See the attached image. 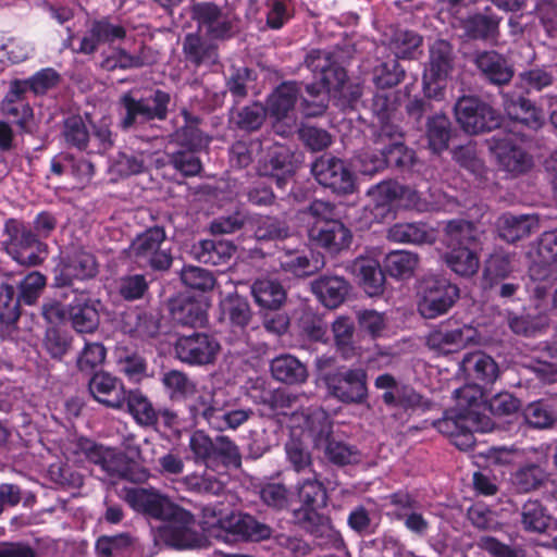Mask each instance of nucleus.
I'll return each mask as SVG.
<instances>
[{
    "label": "nucleus",
    "instance_id": "1",
    "mask_svg": "<svg viewBox=\"0 0 557 557\" xmlns=\"http://www.w3.org/2000/svg\"><path fill=\"white\" fill-rule=\"evenodd\" d=\"M116 495L138 512L165 520L161 534L164 541L180 549H195L206 546V540L193 530L194 516L180 507H174L169 498L158 490L133 487L122 483L115 485Z\"/></svg>",
    "mask_w": 557,
    "mask_h": 557
},
{
    "label": "nucleus",
    "instance_id": "2",
    "mask_svg": "<svg viewBox=\"0 0 557 557\" xmlns=\"http://www.w3.org/2000/svg\"><path fill=\"white\" fill-rule=\"evenodd\" d=\"M199 524L211 539L226 544L239 541H262L271 536L269 525L247 513L224 515L222 504L207 505L201 509Z\"/></svg>",
    "mask_w": 557,
    "mask_h": 557
},
{
    "label": "nucleus",
    "instance_id": "3",
    "mask_svg": "<svg viewBox=\"0 0 557 557\" xmlns=\"http://www.w3.org/2000/svg\"><path fill=\"white\" fill-rule=\"evenodd\" d=\"M305 426L310 433L314 446L323 449L325 457L338 466L350 465L360 460L356 447L344 442L331 438L332 420L322 408L311 409L305 414Z\"/></svg>",
    "mask_w": 557,
    "mask_h": 557
},
{
    "label": "nucleus",
    "instance_id": "4",
    "mask_svg": "<svg viewBox=\"0 0 557 557\" xmlns=\"http://www.w3.org/2000/svg\"><path fill=\"white\" fill-rule=\"evenodd\" d=\"M188 411L195 423L205 421L215 431L236 430L252 416L251 408L226 410L222 408L211 392H201L188 405Z\"/></svg>",
    "mask_w": 557,
    "mask_h": 557
},
{
    "label": "nucleus",
    "instance_id": "5",
    "mask_svg": "<svg viewBox=\"0 0 557 557\" xmlns=\"http://www.w3.org/2000/svg\"><path fill=\"white\" fill-rule=\"evenodd\" d=\"M327 393L345 404H361L368 397V373L362 367H338L322 377Z\"/></svg>",
    "mask_w": 557,
    "mask_h": 557
},
{
    "label": "nucleus",
    "instance_id": "6",
    "mask_svg": "<svg viewBox=\"0 0 557 557\" xmlns=\"http://www.w3.org/2000/svg\"><path fill=\"white\" fill-rule=\"evenodd\" d=\"M459 299V288L447 278L430 276L422 281L418 293V312L424 319L447 313Z\"/></svg>",
    "mask_w": 557,
    "mask_h": 557
},
{
    "label": "nucleus",
    "instance_id": "7",
    "mask_svg": "<svg viewBox=\"0 0 557 557\" xmlns=\"http://www.w3.org/2000/svg\"><path fill=\"white\" fill-rule=\"evenodd\" d=\"M454 110L457 122L469 134L491 132L500 125L499 114L490 104L473 96L460 97Z\"/></svg>",
    "mask_w": 557,
    "mask_h": 557
},
{
    "label": "nucleus",
    "instance_id": "8",
    "mask_svg": "<svg viewBox=\"0 0 557 557\" xmlns=\"http://www.w3.org/2000/svg\"><path fill=\"white\" fill-rule=\"evenodd\" d=\"M8 239L4 242L5 251L22 265H38L42 259L39 256L47 246L30 228L11 220L5 223Z\"/></svg>",
    "mask_w": 557,
    "mask_h": 557
},
{
    "label": "nucleus",
    "instance_id": "9",
    "mask_svg": "<svg viewBox=\"0 0 557 557\" xmlns=\"http://www.w3.org/2000/svg\"><path fill=\"white\" fill-rule=\"evenodd\" d=\"M165 240V232L162 227L148 228L139 234L129 246V253L135 261L153 270H168L172 264V257L161 248Z\"/></svg>",
    "mask_w": 557,
    "mask_h": 557
},
{
    "label": "nucleus",
    "instance_id": "10",
    "mask_svg": "<svg viewBox=\"0 0 557 557\" xmlns=\"http://www.w3.org/2000/svg\"><path fill=\"white\" fill-rule=\"evenodd\" d=\"M491 152L498 165L511 174H521L532 166V158L524 151L522 139L516 133L498 132L488 140Z\"/></svg>",
    "mask_w": 557,
    "mask_h": 557
},
{
    "label": "nucleus",
    "instance_id": "11",
    "mask_svg": "<svg viewBox=\"0 0 557 557\" xmlns=\"http://www.w3.org/2000/svg\"><path fill=\"white\" fill-rule=\"evenodd\" d=\"M170 95L163 90L157 89L148 96L135 99L131 95H124L122 102L126 110L122 125L127 128L137 122L144 123L152 120H165L168 115V106Z\"/></svg>",
    "mask_w": 557,
    "mask_h": 557
},
{
    "label": "nucleus",
    "instance_id": "12",
    "mask_svg": "<svg viewBox=\"0 0 557 557\" xmlns=\"http://www.w3.org/2000/svg\"><path fill=\"white\" fill-rule=\"evenodd\" d=\"M191 17L198 30L210 40H227L235 34L234 17L211 2H198L191 8Z\"/></svg>",
    "mask_w": 557,
    "mask_h": 557
},
{
    "label": "nucleus",
    "instance_id": "13",
    "mask_svg": "<svg viewBox=\"0 0 557 557\" xmlns=\"http://www.w3.org/2000/svg\"><path fill=\"white\" fill-rule=\"evenodd\" d=\"M219 343L206 333L178 336L174 344L175 357L190 366L212 363L219 352Z\"/></svg>",
    "mask_w": 557,
    "mask_h": 557
},
{
    "label": "nucleus",
    "instance_id": "14",
    "mask_svg": "<svg viewBox=\"0 0 557 557\" xmlns=\"http://www.w3.org/2000/svg\"><path fill=\"white\" fill-rule=\"evenodd\" d=\"M311 172L318 183L339 195L355 190V176L341 159L323 156L312 163Z\"/></svg>",
    "mask_w": 557,
    "mask_h": 557
},
{
    "label": "nucleus",
    "instance_id": "15",
    "mask_svg": "<svg viewBox=\"0 0 557 557\" xmlns=\"http://www.w3.org/2000/svg\"><path fill=\"white\" fill-rule=\"evenodd\" d=\"M451 69V48L445 40L435 41L430 49V61L423 74V89L428 98L443 96L442 81Z\"/></svg>",
    "mask_w": 557,
    "mask_h": 557
},
{
    "label": "nucleus",
    "instance_id": "16",
    "mask_svg": "<svg viewBox=\"0 0 557 557\" xmlns=\"http://www.w3.org/2000/svg\"><path fill=\"white\" fill-rule=\"evenodd\" d=\"M295 522L310 534L320 547H338L342 544L341 533L334 528L330 517L312 509H295Z\"/></svg>",
    "mask_w": 557,
    "mask_h": 557
},
{
    "label": "nucleus",
    "instance_id": "17",
    "mask_svg": "<svg viewBox=\"0 0 557 557\" xmlns=\"http://www.w3.org/2000/svg\"><path fill=\"white\" fill-rule=\"evenodd\" d=\"M98 263L92 253L78 251L63 259L54 269V285L71 286L75 280L84 281L96 276Z\"/></svg>",
    "mask_w": 557,
    "mask_h": 557
},
{
    "label": "nucleus",
    "instance_id": "18",
    "mask_svg": "<svg viewBox=\"0 0 557 557\" xmlns=\"http://www.w3.org/2000/svg\"><path fill=\"white\" fill-rule=\"evenodd\" d=\"M306 66L313 73L318 85H323L334 90H341L346 82L347 75L333 58L330 51L313 49L307 53Z\"/></svg>",
    "mask_w": 557,
    "mask_h": 557
},
{
    "label": "nucleus",
    "instance_id": "19",
    "mask_svg": "<svg viewBox=\"0 0 557 557\" xmlns=\"http://www.w3.org/2000/svg\"><path fill=\"white\" fill-rule=\"evenodd\" d=\"M474 335L471 326L451 327L450 322H442L431 330L425 337V344L438 354H450L463 348Z\"/></svg>",
    "mask_w": 557,
    "mask_h": 557
},
{
    "label": "nucleus",
    "instance_id": "20",
    "mask_svg": "<svg viewBox=\"0 0 557 557\" xmlns=\"http://www.w3.org/2000/svg\"><path fill=\"white\" fill-rule=\"evenodd\" d=\"M104 361V346L101 343H85L77 366L81 371L92 374L89 380V392L94 398L104 404V374L102 362Z\"/></svg>",
    "mask_w": 557,
    "mask_h": 557
},
{
    "label": "nucleus",
    "instance_id": "21",
    "mask_svg": "<svg viewBox=\"0 0 557 557\" xmlns=\"http://www.w3.org/2000/svg\"><path fill=\"white\" fill-rule=\"evenodd\" d=\"M310 240L327 250L330 253H338L347 249L351 243V232L339 221H324L312 224L308 231Z\"/></svg>",
    "mask_w": 557,
    "mask_h": 557
},
{
    "label": "nucleus",
    "instance_id": "22",
    "mask_svg": "<svg viewBox=\"0 0 557 557\" xmlns=\"http://www.w3.org/2000/svg\"><path fill=\"white\" fill-rule=\"evenodd\" d=\"M258 173L275 181L280 188H284L287 177L293 173L292 154L282 145L268 148L265 154L258 160Z\"/></svg>",
    "mask_w": 557,
    "mask_h": 557
},
{
    "label": "nucleus",
    "instance_id": "23",
    "mask_svg": "<svg viewBox=\"0 0 557 557\" xmlns=\"http://www.w3.org/2000/svg\"><path fill=\"white\" fill-rule=\"evenodd\" d=\"M474 64L482 75L494 85H506L513 77V69L508 60L494 50L478 52Z\"/></svg>",
    "mask_w": 557,
    "mask_h": 557
},
{
    "label": "nucleus",
    "instance_id": "24",
    "mask_svg": "<svg viewBox=\"0 0 557 557\" xmlns=\"http://www.w3.org/2000/svg\"><path fill=\"white\" fill-rule=\"evenodd\" d=\"M348 269L369 296H379L383 293L385 276L375 259L358 257L349 264Z\"/></svg>",
    "mask_w": 557,
    "mask_h": 557
},
{
    "label": "nucleus",
    "instance_id": "25",
    "mask_svg": "<svg viewBox=\"0 0 557 557\" xmlns=\"http://www.w3.org/2000/svg\"><path fill=\"white\" fill-rule=\"evenodd\" d=\"M20 306L21 301L14 286L2 284L0 287V337L16 338V324L21 314Z\"/></svg>",
    "mask_w": 557,
    "mask_h": 557
},
{
    "label": "nucleus",
    "instance_id": "26",
    "mask_svg": "<svg viewBox=\"0 0 557 557\" xmlns=\"http://www.w3.org/2000/svg\"><path fill=\"white\" fill-rule=\"evenodd\" d=\"M185 60L196 67L212 65L219 60L218 47L198 33L187 34L183 41Z\"/></svg>",
    "mask_w": 557,
    "mask_h": 557
},
{
    "label": "nucleus",
    "instance_id": "27",
    "mask_svg": "<svg viewBox=\"0 0 557 557\" xmlns=\"http://www.w3.org/2000/svg\"><path fill=\"white\" fill-rule=\"evenodd\" d=\"M387 239L398 244H432L436 239L433 228L422 222H399L387 230Z\"/></svg>",
    "mask_w": 557,
    "mask_h": 557
},
{
    "label": "nucleus",
    "instance_id": "28",
    "mask_svg": "<svg viewBox=\"0 0 557 557\" xmlns=\"http://www.w3.org/2000/svg\"><path fill=\"white\" fill-rule=\"evenodd\" d=\"M273 377L285 384H300L307 380L306 366L292 355L275 357L270 363Z\"/></svg>",
    "mask_w": 557,
    "mask_h": 557
},
{
    "label": "nucleus",
    "instance_id": "29",
    "mask_svg": "<svg viewBox=\"0 0 557 557\" xmlns=\"http://www.w3.org/2000/svg\"><path fill=\"white\" fill-rule=\"evenodd\" d=\"M299 88L296 83H283L268 99L267 112L277 121L288 119L298 99Z\"/></svg>",
    "mask_w": 557,
    "mask_h": 557
},
{
    "label": "nucleus",
    "instance_id": "30",
    "mask_svg": "<svg viewBox=\"0 0 557 557\" xmlns=\"http://www.w3.org/2000/svg\"><path fill=\"white\" fill-rule=\"evenodd\" d=\"M296 490L302 504L298 509L318 510V508L326 506V490L315 471H312L310 476L298 481Z\"/></svg>",
    "mask_w": 557,
    "mask_h": 557
},
{
    "label": "nucleus",
    "instance_id": "31",
    "mask_svg": "<svg viewBox=\"0 0 557 557\" xmlns=\"http://www.w3.org/2000/svg\"><path fill=\"white\" fill-rule=\"evenodd\" d=\"M251 295L259 307L270 310L280 309L286 299L283 286L271 278L256 280L251 285Z\"/></svg>",
    "mask_w": 557,
    "mask_h": 557
},
{
    "label": "nucleus",
    "instance_id": "32",
    "mask_svg": "<svg viewBox=\"0 0 557 557\" xmlns=\"http://www.w3.org/2000/svg\"><path fill=\"white\" fill-rule=\"evenodd\" d=\"M382 400L388 407H397L405 411L424 412L431 408V403L426 398L407 385H400L396 392H384Z\"/></svg>",
    "mask_w": 557,
    "mask_h": 557
},
{
    "label": "nucleus",
    "instance_id": "33",
    "mask_svg": "<svg viewBox=\"0 0 557 557\" xmlns=\"http://www.w3.org/2000/svg\"><path fill=\"white\" fill-rule=\"evenodd\" d=\"M162 386L172 401H183L197 394V384L185 372L169 370L162 373Z\"/></svg>",
    "mask_w": 557,
    "mask_h": 557
},
{
    "label": "nucleus",
    "instance_id": "34",
    "mask_svg": "<svg viewBox=\"0 0 557 557\" xmlns=\"http://www.w3.org/2000/svg\"><path fill=\"white\" fill-rule=\"evenodd\" d=\"M535 227H537V220L527 214H503L498 220L499 236L508 243L529 236Z\"/></svg>",
    "mask_w": 557,
    "mask_h": 557
},
{
    "label": "nucleus",
    "instance_id": "35",
    "mask_svg": "<svg viewBox=\"0 0 557 557\" xmlns=\"http://www.w3.org/2000/svg\"><path fill=\"white\" fill-rule=\"evenodd\" d=\"M463 367L471 375L483 385L493 384L499 376V368L496 361L488 355L476 351L463 358Z\"/></svg>",
    "mask_w": 557,
    "mask_h": 557
},
{
    "label": "nucleus",
    "instance_id": "36",
    "mask_svg": "<svg viewBox=\"0 0 557 557\" xmlns=\"http://www.w3.org/2000/svg\"><path fill=\"white\" fill-rule=\"evenodd\" d=\"M194 249L200 262L213 265L226 263L236 250L231 242L222 239L200 240Z\"/></svg>",
    "mask_w": 557,
    "mask_h": 557
},
{
    "label": "nucleus",
    "instance_id": "37",
    "mask_svg": "<svg viewBox=\"0 0 557 557\" xmlns=\"http://www.w3.org/2000/svg\"><path fill=\"white\" fill-rule=\"evenodd\" d=\"M447 267L457 275L469 277L479 270L480 261L473 247L448 248L444 256Z\"/></svg>",
    "mask_w": 557,
    "mask_h": 557
},
{
    "label": "nucleus",
    "instance_id": "38",
    "mask_svg": "<svg viewBox=\"0 0 557 557\" xmlns=\"http://www.w3.org/2000/svg\"><path fill=\"white\" fill-rule=\"evenodd\" d=\"M505 111L510 120L532 129L540 128L544 123L542 112L529 99L522 97L506 101Z\"/></svg>",
    "mask_w": 557,
    "mask_h": 557
},
{
    "label": "nucleus",
    "instance_id": "39",
    "mask_svg": "<svg viewBox=\"0 0 557 557\" xmlns=\"http://www.w3.org/2000/svg\"><path fill=\"white\" fill-rule=\"evenodd\" d=\"M348 287V283L341 276H323L312 285L318 297L330 308H335L344 301Z\"/></svg>",
    "mask_w": 557,
    "mask_h": 557
},
{
    "label": "nucleus",
    "instance_id": "40",
    "mask_svg": "<svg viewBox=\"0 0 557 557\" xmlns=\"http://www.w3.org/2000/svg\"><path fill=\"white\" fill-rule=\"evenodd\" d=\"M221 310L223 318L242 333L245 332V329L252 318L247 299L237 294L227 295L221 301Z\"/></svg>",
    "mask_w": 557,
    "mask_h": 557
},
{
    "label": "nucleus",
    "instance_id": "41",
    "mask_svg": "<svg viewBox=\"0 0 557 557\" xmlns=\"http://www.w3.org/2000/svg\"><path fill=\"white\" fill-rule=\"evenodd\" d=\"M126 411L141 426H154L159 421L158 410L151 400L139 389L128 391Z\"/></svg>",
    "mask_w": 557,
    "mask_h": 557
},
{
    "label": "nucleus",
    "instance_id": "42",
    "mask_svg": "<svg viewBox=\"0 0 557 557\" xmlns=\"http://www.w3.org/2000/svg\"><path fill=\"white\" fill-rule=\"evenodd\" d=\"M278 261L284 272L298 277L310 276L318 272L324 264L322 258L312 257V259H309L298 251L286 252L278 257Z\"/></svg>",
    "mask_w": 557,
    "mask_h": 557
},
{
    "label": "nucleus",
    "instance_id": "43",
    "mask_svg": "<svg viewBox=\"0 0 557 557\" xmlns=\"http://www.w3.org/2000/svg\"><path fill=\"white\" fill-rule=\"evenodd\" d=\"M478 232L473 223L465 220L448 221L445 226L444 244L447 248L474 247Z\"/></svg>",
    "mask_w": 557,
    "mask_h": 557
},
{
    "label": "nucleus",
    "instance_id": "44",
    "mask_svg": "<svg viewBox=\"0 0 557 557\" xmlns=\"http://www.w3.org/2000/svg\"><path fill=\"white\" fill-rule=\"evenodd\" d=\"M334 88H329L317 83L307 84L305 94H301L300 110L308 117L319 116L327 108L329 94Z\"/></svg>",
    "mask_w": 557,
    "mask_h": 557
},
{
    "label": "nucleus",
    "instance_id": "45",
    "mask_svg": "<svg viewBox=\"0 0 557 557\" xmlns=\"http://www.w3.org/2000/svg\"><path fill=\"white\" fill-rule=\"evenodd\" d=\"M552 517L539 500H528L521 508V524L524 531L545 533L549 528Z\"/></svg>",
    "mask_w": 557,
    "mask_h": 557
},
{
    "label": "nucleus",
    "instance_id": "46",
    "mask_svg": "<svg viewBox=\"0 0 557 557\" xmlns=\"http://www.w3.org/2000/svg\"><path fill=\"white\" fill-rule=\"evenodd\" d=\"M171 315L175 323L187 326L201 325L206 320L201 304L191 298L174 300L171 305Z\"/></svg>",
    "mask_w": 557,
    "mask_h": 557
},
{
    "label": "nucleus",
    "instance_id": "47",
    "mask_svg": "<svg viewBox=\"0 0 557 557\" xmlns=\"http://www.w3.org/2000/svg\"><path fill=\"white\" fill-rule=\"evenodd\" d=\"M500 20L494 14H474L467 17L463 28L468 37L472 39L490 40L498 35Z\"/></svg>",
    "mask_w": 557,
    "mask_h": 557
},
{
    "label": "nucleus",
    "instance_id": "48",
    "mask_svg": "<svg viewBox=\"0 0 557 557\" xmlns=\"http://www.w3.org/2000/svg\"><path fill=\"white\" fill-rule=\"evenodd\" d=\"M332 330L337 351L346 360L359 357L360 348L355 345L354 324L348 318L341 317L333 322Z\"/></svg>",
    "mask_w": 557,
    "mask_h": 557
},
{
    "label": "nucleus",
    "instance_id": "49",
    "mask_svg": "<svg viewBox=\"0 0 557 557\" xmlns=\"http://www.w3.org/2000/svg\"><path fill=\"white\" fill-rule=\"evenodd\" d=\"M265 116V107L259 102H253L233 111L230 116V122L238 129L253 132L262 126Z\"/></svg>",
    "mask_w": 557,
    "mask_h": 557
},
{
    "label": "nucleus",
    "instance_id": "50",
    "mask_svg": "<svg viewBox=\"0 0 557 557\" xmlns=\"http://www.w3.org/2000/svg\"><path fill=\"white\" fill-rule=\"evenodd\" d=\"M524 422L533 429H549L557 421V412L544 400L529 404L522 411Z\"/></svg>",
    "mask_w": 557,
    "mask_h": 557
},
{
    "label": "nucleus",
    "instance_id": "51",
    "mask_svg": "<svg viewBox=\"0 0 557 557\" xmlns=\"http://www.w3.org/2000/svg\"><path fill=\"white\" fill-rule=\"evenodd\" d=\"M419 263L417 253L408 250H394L386 255L384 265L391 276L409 277Z\"/></svg>",
    "mask_w": 557,
    "mask_h": 557
},
{
    "label": "nucleus",
    "instance_id": "52",
    "mask_svg": "<svg viewBox=\"0 0 557 557\" xmlns=\"http://www.w3.org/2000/svg\"><path fill=\"white\" fill-rule=\"evenodd\" d=\"M1 113L15 124L21 133L34 132V111L28 102L1 101Z\"/></svg>",
    "mask_w": 557,
    "mask_h": 557
},
{
    "label": "nucleus",
    "instance_id": "53",
    "mask_svg": "<svg viewBox=\"0 0 557 557\" xmlns=\"http://www.w3.org/2000/svg\"><path fill=\"white\" fill-rule=\"evenodd\" d=\"M182 483L188 491L203 495H219L224 490L223 482L208 470L190 473L183 478Z\"/></svg>",
    "mask_w": 557,
    "mask_h": 557
},
{
    "label": "nucleus",
    "instance_id": "54",
    "mask_svg": "<svg viewBox=\"0 0 557 557\" xmlns=\"http://www.w3.org/2000/svg\"><path fill=\"white\" fill-rule=\"evenodd\" d=\"M405 76V70L400 67L396 58L387 59L374 66L372 72L373 84L381 89L392 88L398 85Z\"/></svg>",
    "mask_w": 557,
    "mask_h": 557
},
{
    "label": "nucleus",
    "instance_id": "55",
    "mask_svg": "<svg viewBox=\"0 0 557 557\" xmlns=\"http://www.w3.org/2000/svg\"><path fill=\"white\" fill-rule=\"evenodd\" d=\"M426 136L429 146L434 152H441L448 146L450 138V121L444 114H436L428 122Z\"/></svg>",
    "mask_w": 557,
    "mask_h": 557
},
{
    "label": "nucleus",
    "instance_id": "56",
    "mask_svg": "<svg viewBox=\"0 0 557 557\" xmlns=\"http://www.w3.org/2000/svg\"><path fill=\"white\" fill-rule=\"evenodd\" d=\"M421 42V37L414 32L397 29L389 40V49L396 59H410L413 58Z\"/></svg>",
    "mask_w": 557,
    "mask_h": 557
},
{
    "label": "nucleus",
    "instance_id": "57",
    "mask_svg": "<svg viewBox=\"0 0 557 557\" xmlns=\"http://www.w3.org/2000/svg\"><path fill=\"white\" fill-rule=\"evenodd\" d=\"M196 152L181 147L176 151L168 153L169 163L186 177L196 176L202 170V163Z\"/></svg>",
    "mask_w": 557,
    "mask_h": 557
},
{
    "label": "nucleus",
    "instance_id": "58",
    "mask_svg": "<svg viewBox=\"0 0 557 557\" xmlns=\"http://www.w3.org/2000/svg\"><path fill=\"white\" fill-rule=\"evenodd\" d=\"M69 314L73 327L78 333H92L99 324V313L97 309L88 304L71 305Z\"/></svg>",
    "mask_w": 557,
    "mask_h": 557
},
{
    "label": "nucleus",
    "instance_id": "59",
    "mask_svg": "<svg viewBox=\"0 0 557 557\" xmlns=\"http://www.w3.org/2000/svg\"><path fill=\"white\" fill-rule=\"evenodd\" d=\"M113 355L119 371L129 379L138 380L145 374L146 362L140 356L129 351L125 347H116Z\"/></svg>",
    "mask_w": 557,
    "mask_h": 557
},
{
    "label": "nucleus",
    "instance_id": "60",
    "mask_svg": "<svg viewBox=\"0 0 557 557\" xmlns=\"http://www.w3.org/2000/svg\"><path fill=\"white\" fill-rule=\"evenodd\" d=\"M46 286V276L40 272L33 271L18 283V299L26 306L34 305L40 297Z\"/></svg>",
    "mask_w": 557,
    "mask_h": 557
},
{
    "label": "nucleus",
    "instance_id": "61",
    "mask_svg": "<svg viewBox=\"0 0 557 557\" xmlns=\"http://www.w3.org/2000/svg\"><path fill=\"white\" fill-rule=\"evenodd\" d=\"M63 137L67 145L84 150L87 147L89 132L81 116H70L64 122Z\"/></svg>",
    "mask_w": 557,
    "mask_h": 557
},
{
    "label": "nucleus",
    "instance_id": "62",
    "mask_svg": "<svg viewBox=\"0 0 557 557\" xmlns=\"http://www.w3.org/2000/svg\"><path fill=\"white\" fill-rule=\"evenodd\" d=\"M285 453L292 468L300 473L309 470L312 473V458L304 444L296 440H290L285 444Z\"/></svg>",
    "mask_w": 557,
    "mask_h": 557
},
{
    "label": "nucleus",
    "instance_id": "63",
    "mask_svg": "<svg viewBox=\"0 0 557 557\" xmlns=\"http://www.w3.org/2000/svg\"><path fill=\"white\" fill-rule=\"evenodd\" d=\"M381 147L385 158L377 161L379 168H400L412 160V152L406 148L401 140L388 143Z\"/></svg>",
    "mask_w": 557,
    "mask_h": 557
},
{
    "label": "nucleus",
    "instance_id": "64",
    "mask_svg": "<svg viewBox=\"0 0 557 557\" xmlns=\"http://www.w3.org/2000/svg\"><path fill=\"white\" fill-rule=\"evenodd\" d=\"M182 282L194 289L209 290L215 283L213 275L208 271L195 265H186L181 272Z\"/></svg>",
    "mask_w": 557,
    "mask_h": 557
}]
</instances>
